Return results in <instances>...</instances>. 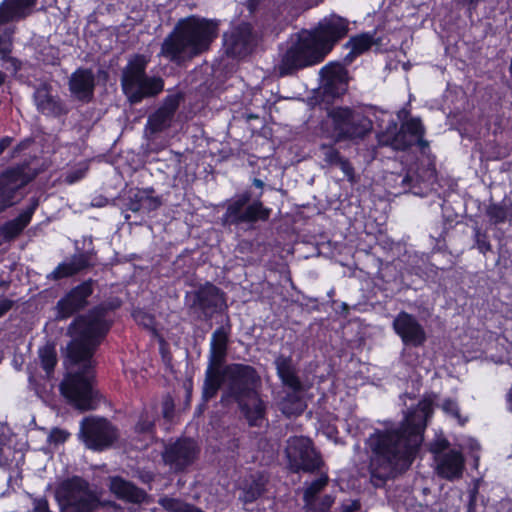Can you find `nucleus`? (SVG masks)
Returning <instances> with one entry per match:
<instances>
[{"instance_id": "nucleus-1", "label": "nucleus", "mask_w": 512, "mask_h": 512, "mask_svg": "<svg viewBox=\"0 0 512 512\" xmlns=\"http://www.w3.org/2000/svg\"><path fill=\"white\" fill-rule=\"evenodd\" d=\"M120 306L118 298L103 302L76 316L67 328L66 334L71 337L67 345L68 373L59 388L67 401L79 410H93L97 406V392L92 384L95 376L93 356L111 328L109 313Z\"/></svg>"}, {"instance_id": "nucleus-2", "label": "nucleus", "mask_w": 512, "mask_h": 512, "mask_svg": "<svg viewBox=\"0 0 512 512\" xmlns=\"http://www.w3.org/2000/svg\"><path fill=\"white\" fill-rule=\"evenodd\" d=\"M432 413V401L423 399L400 425L375 429L366 439V446L370 452L368 468L371 483L375 487H382L387 480L411 466Z\"/></svg>"}, {"instance_id": "nucleus-3", "label": "nucleus", "mask_w": 512, "mask_h": 512, "mask_svg": "<svg viewBox=\"0 0 512 512\" xmlns=\"http://www.w3.org/2000/svg\"><path fill=\"white\" fill-rule=\"evenodd\" d=\"M350 30L347 18L332 13L312 28L291 35L286 49L280 54L275 72L280 77L292 76L300 70L322 63L334 47L348 36Z\"/></svg>"}, {"instance_id": "nucleus-4", "label": "nucleus", "mask_w": 512, "mask_h": 512, "mask_svg": "<svg viewBox=\"0 0 512 512\" xmlns=\"http://www.w3.org/2000/svg\"><path fill=\"white\" fill-rule=\"evenodd\" d=\"M219 21L195 15L180 19L164 38L159 56L178 66L210 48L217 38Z\"/></svg>"}, {"instance_id": "nucleus-5", "label": "nucleus", "mask_w": 512, "mask_h": 512, "mask_svg": "<svg viewBox=\"0 0 512 512\" xmlns=\"http://www.w3.org/2000/svg\"><path fill=\"white\" fill-rule=\"evenodd\" d=\"M225 388L220 402L229 405L235 402L250 427H261L267 414V403L259 392L261 377L257 370L247 364L233 363L224 369Z\"/></svg>"}, {"instance_id": "nucleus-6", "label": "nucleus", "mask_w": 512, "mask_h": 512, "mask_svg": "<svg viewBox=\"0 0 512 512\" xmlns=\"http://www.w3.org/2000/svg\"><path fill=\"white\" fill-rule=\"evenodd\" d=\"M252 183L261 192L253 198L251 190L247 189L226 200L225 212L221 217L223 227L254 229L258 223H264L270 219L272 209L265 206L261 200L264 182L254 178Z\"/></svg>"}, {"instance_id": "nucleus-7", "label": "nucleus", "mask_w": 512, "mask_h": 512, "mask_svg": "<svg viewBox=\"0 0 512 512\" xmlns=\"http://www.w3.org/2000/svg\"><path fill=\"white\" fill-rule=\"evenodd\" d=\"M150 57L145 54H133L122 69L120 84L123 94L131 105L141 103L144 99L157 97L164 90L162 77L146 73Z\"/></svg>"}, {"instance_id": "nucleus-8", "label": "nucleus", "mask_w": 512, "mask_h": 512, "mask_svg": "<svg viewBox=\"0 0 512 512\" xmlns=\"http://www.w3.org/2000/svg\"><path fill=\"white\" fill-rule=\"evenodd\" d=\"M55 498L60 512H98L105 504L80 476L61 481L55 489Z\"/></svg>"}, {"instance_id": "nucleus-9", "label": "nucleus", "mask_w": 512, "mask_h": 512, "mask_svg": "<svg viewBox=\"0 0 512 512\" xmlns=\"http://www.w3.org/2000/svg\"><path fill=\"white\" fill-rule=\"evenodd\" d=\"M274 365L281 383L290 390L280 401V410L288 417L300 415L306 406L300 395L305 391V387L292 356L279 354L274 360Z\"/></svg>"}, {"instance_id": "nucleus-10", "label": "nucleus", "mask_w": 512, "mask_h": 512, "mask_svg": "<svg viewBox=\"0 0 512 512\" xmlns=\"http://www.w3.org/2000/svg\"><path fill=\"white\" fill-rule=\"evenodd\" d=\"M424 135L425 127L420 118H410L402 122L399 129L397 123L391 121L386 130L378 134V143L398 151H406L417 145L425 153L429 149V142L424 139Z\"/></svg>"}, {"instance_id": "nucleus-11", "label": "nucleus", "mask_w": 512, "mask_h": 512, "mask_svg": "<svg viewBox=\"0 0 512 512\" xmlns=\"http://www.w3.org/2000/svg\"><path fill=\"white\" fill-rule=\"evenodd\" d=\"M184 305L190 316L197 320L209 321L227 308L226 294L211 282L201 284L197 289L187 291Z\"/></svg>"}, {"instance_id": "nucleus-12", "label": "nucleus", "mask_w": 512, "mask_h": 512, "mask_svg": "<svg viewBox=\"0 0 512 512\" xmlns=\"http://www.w3.org/2000/svg\"><path fill=\"white\" fill-rule=\"evenodd\" d=\"M336 132L334 142L364 139L373 129L372 121L349 107H334L328 112Z\"/></svg>"}, {"instance_id": "nucleus-13", "label": "nucleus", "mask_w": 512, "mask_h": 512, "mask_svg": "<svg viewBox=\"0 0 512 512\" xmlns=\"http://www.w3.org/2000/svg\"><path fill=\"white\" fill-rule=\"evenodd\" d=\"M289 469L294 473L300 471L314 473L323 465L320 454L315 450L311 440L307 437H292L288 440L285 449Z\"/></svg>"}, {"instance_id": "nucleus-14", "label": "nucleus", "mask_w": 512, "mask_h": 512, "mask_svg": "<svg viewBox=\"0 0 512 512\" xmlns=\"http://www.w3.org/2000/svg\"><path fill=\"white\" fill-rule=\"evenodd\" d=\"M36 3L37 0H4L0 4V53L11 51V35L14 30L5 25L25 19L32 13Z\"/></svg>"}, {"instance_id": "nucleus-15", "label": "nucleus", "mask_w": 512, "mask_h": 512, "mask_svg": "<svg viewBox=\"0 0 512 512\" xmlns=\"http://www.w3.org/2000/svg\"><path fill=\"white\" fill-rule=\"evenodd\" d=\"M80 436L86 446L93 450H103L116 441L117 429L104 418L86 417L80 425Z\"/></svg>"}, {"instance_id": "nucleus-16", "label": "nucleus", "mask_w": 512, "mask_h": 512, "mask_svg": "<svg viewBox=\"0 0 512 512\" xmlns=\"http://www.w3.org/2000/svg\"><path fill=\"white\" fill-rule=\"evenodd\" d=\"M96 281L87 279L68 291L56 304V319H68L84 310L89 305V297L93 294Z\"/></svg>"}, {"instance_id": "nucleus-17", "label": "nucleus", "mask_w": 512, "mask_h": 512, "mask_svg": "<svg viewBox=\"0 0 512 512\" xmlns=\"http://www.w3.org/2000/svg\"><path fill=\"white\" fill-rule=\"evenodd\" d=\"M198 449L191 439H178L175 442L165 445L161 453L165 465L173 472H182L196 459Z\"/></svg>"}, {"instance_id": "nucleus-18", "label": "nucleus", "mask_w": 512, "mask_h": 512, "mask_svg": "<svg viewBox=\"0 0 512 512\" xmlns=\"http://www.w3.org/2000/svg\"><path fill=\"white\" fill-rule=\"evenodd\" d=\"M27 164L10 167L0 175V209L3 211L15 204L17 191L31 181Z\"/></svg>"}, {"instance_id": "nucleus-19", "label": "nucleus", "mask_w": 512, "mask_h": 512, "mask_svg": "<svg viewBox=\"0 0 512 512\" xmlns=\"http://www.w3.org/2000/svg\"><path fill=\"white\" fill-rule=\"evenodd\" d=\"M392 327L405 346L421 347L427 340L424 327L414 315L405 311L394 318Z\"/></svg>"}, {"instance_id": "nucleus-20", "label": "nucleus", "mask_w": 512, "mask_h": 512, "mask_svg": "<svg viewBox=\"0 0 512 512\" xmlns=\"http://www.w3.org/2000/svg\"><path fill=\"white\" fill-rule=\"evenodd\" d=\"M252 26L243 22L232 27L223 35V47L230 57H243L249 54L253 46Z\"/></svg>"}, {"instance_id": "nucleus-21", "label": "nucleus", "mask_w": 512, "mask_h": 512, "mask_svg": "<svg viewBox=\"0 0 512 512\" xmlns=\"http://www.w3.org/2000/svg\"><path fill=\"white\" fill-rule=\"evenodd\" d=\"M179 94L168 95L163 104L151 115H149L145 132L150 135L160 133L171 126L172 119L180 105Z\"/></svg>"}, {"instance_id": "nucleus-22", "label": "nucleus", "mask_w": 512, "mask_h": 512, "mask_svg": "<svg viewBox=\"0 0 512 512\" xmlns=\"http://www.w3.org/2000/svg\"><path fill=\"white\" fill-rule=\"evenodd\" d=\"M95 85V75L89 68L79 67L70 75L68 80L71 95L83 103H89L93 100Z\"/></svg>"}, {"instance_id": "nucleus-23", "label": "nucleus", "mask_w": 512, "mask_h": 512, "mask_svg": "<svg viewBox=\"0 0 512 512\" xmlns=\"http://www.w3.org/2000/svg\"><path fill=\"white\" fill-rule=\"evenodd\" d=\"M33 99L38 112L45 116L58 118L69 112L64 101L59 96L51 94V88L47 84L36 88Z\"/></svg>"}, {"instance_id": "nucleus-24", "label": "nucleus", "mask_w": 512, "mask_h": 512, "mask_svg": "<svg viewBox=\"0 0 512 512\" xmlns=\"http://www.w3.org/2000/svg\"><path fill=\"white\" fill-rule=\"evenodd\" d=\"M436 473L448 481L460 479L465 468V460L460 451L449 450L435 457Z\"/></svg>"}, {"instance_id": "nucleus-25", "label": "nucleus", "mask_w": 512, "mask_h": 512, "mask_svg": "<svg viewBox=\"0 0 512 512\" xmlns=\"http://www.w3.org/2000/svg\"><path fill=\"white\" fill-rule=\"evenodd\" d=\"M38 206V198L32 197L30 199V204L26 209H24L16 218L2 225L0 227V244L10 242L19 236L30 223Z\"/></svg>"}, {"instance_id": "nucleus-26", "label": "nucleus", "mask_w": 512, "mask_h": 512, "mask_svg": "<svg viewBox=\"0 0 512 512\" xmlns=\"http://www.w3.org/2000/svg\"><path fill=\"white\" fill-rule=\"evenodd\" d=\"M230 334L231 323L229 317H227L226 324L221 325L212 333L208 363L216 366L223 365L228 353Z\"/></svg>"}, {"instance_id": "nucleus-27", "label": "nucleus", "mask_w": 512, "mask_h": 512, "mask_svg": "<svg viewBox=\"0 0 512 512\" xmlns=\"http://www.w3.org/2000/svg\"><path fill=\"white\" fill-rule=\"evenodd\" d=\"M92 266L91 254L89 252L74 254L48 274L47 279L58 281L63 278L72 277Z\"/></svg>"}, {"instance_id": "nucleus-28", "label": "nucleus", "mask_w": 512, "mask_h": 512, "mask_svg": "<svg viewBox=\"0 0 512 512\" xmlns=\"http://www.w3.org/2000/svg\"><path fill=\"white\" fill-rule=\"evenodd\" d=\"M109 488L118 499L129 503L141 504L148 498L145 490L119 476L111 478Z\"/></svg>"}, {"instance_id": "nucleus-29", "label": "nucleus", "mask_w": 512, "mask_h": 512, "mask_svg": "<svg viewBox=\"0 0 512 512\" xmlns=\"http://www.w3.org/2000/svg\"><path fill=\"white\" fill-rule=\"evenodd\" d=\"M375 43L374 36L369 33H361L350 37L344 44V48L349 50L344 56L345 65H351L358 56L370 50Z\"/></svg>"}, {"instance_id": "nucleus-30", "label": "nucleus", "mask_w": 512, "mask_h": 512, "mask_svg": "<svg viewBox=\"0 0 512 512\" xmlns=\"http://www.w3.org/2000/svg\"><path fill=\"white\" fill-rule=\"evenodd\" d=\"M348 65H345L344 59L342 62L333 61L329 62L320 69V76L326 81V89H331L334 85L345 86L348 81V71L346 69ZM345 90V87H342Z\"/></svg>"}, {"instance_id": "nucleus-31", "label": "nucleus", "mask_w": 512, "mask_h": 512, "mask_svg": "<svg viewBox=\"0 0 512 512\" xmlns=\"http://www.w3.org/2000/svg\"><path fill=\"white\" fill-rule=\"evenodd\" d=\"M220 368L221 366L208 363L202 387L203 403H207L211 399L215 398L223 384V375Z\"/></svg>"}, {"instance_id": "nucleus-32", "label": "nucleus", "mask_w": 512, "mask_h": 512, "mask_svg": "<svg viewBox=\"0 0 512 512\" xmlns=\"http://www.w3.org/2000/svg\"><path fill=\"white\" fill-rule=\"evenodd\" d=\"M485 215L490 225L497 226L505 222L512 223V202L503 200L486 206Z\"/></svg>"}, {"instance_id": "nucleus-33", "label": "nucleus", "mask_w": 512, "mask_h": 512, "mask_svg": "<svg viewBox=\"0 0 512 512\" xmlns=\"http://www.w3.org/2000/svg\"><path fill=\"white\" fill-rule=\"evenodd\" d=\"M266 479L261 476H251L242 488V494L239 499L247 504L256 501L265 491Z\"/></svg>"}, {"instance_id": "nucleus-34", "label": "nucleus", "mask_w": 512, "mask_h": 512, "mask_svg": "<svg viewBox=\"0 0 512 512\" xmlns=\"http://www.w3.org/2000/svg\"><path fill=\"white\" fill-rule=\"evenodd\" d=\"M155 421V416L149 414L148 412L141 413L137 423L134 426V432L144 439H148L153 442L156 435Z\"/></svg>"}, {"instance_id": "nucleus-35", "label": "nucleus", "mask_w": 512, "mask_h": 512, "mask_svg": "<svg viewBox=\"0 0 512 512\" xmlns=\"http://www.w3.org/2000/svg\"><path fill=\"white\" fill-rule=\"evenodd\" d=\"M158 504L166 512H204L202 509L186 503L178 498L163 496L158 499Z\"/></svg>"}, {"instance_id": "nucleus-36", "label": "nucleus", "mask_w": 512, "mask_h": 512, "mask_svg": "<svg viewBox=\"0 0 512 512\" xmlns=\"http://www.w3.org/2000/svg\"><path fill=\"white\" fill-rule=\"evenodd\" d=\"M38 356L42 368L45 370L47 376L49 377L57 364V353L55 346L49 343L44 345L43 347L39 348Z\"/></svg>"}, {"instance_id": "nucleus-37", "label": "nucleus", "mask_w": 512, "mask_h": 512, "mask_svg": "<svg viewBox=\"0 0 512 512\" xmlns=\"http://www.w3.org/2000/svg\"><path fill=\"white\" fill-rule=\"evenodd\" d=\"M329 478L326 474H322L318 479L312 481L304 490V503L311 501L327 486Z\"/></svg>"}, {"instance_id": "nucleus-38", "label": "nucleus", "mask_w": 512, "mask_h": 512, "mask_svg": "<svg viewBox=\"0 0 512 512\" xmlns=\"http://www.w3.org/2000/svg\"><path fill=\"white\" fill-rule=\"evenodd\" d=\"M334 503V497L331 495H324L319 498L308 501L305 503V508L308 512H329L331 506Z\"/></svg>"}, {"instance_id": "nucleus-39", "label": "nucleus", "mask_w": 512, "mask_h": 512, "mask_svg": "<svg viewBox=\"0 0 512 512\" xmlns=\"http://www.w3.org/2000/svg\"><path fill=\"white\" fill-rule=\"evenodd\" d=\"M319 149L323 161L328 166L336 165L342 157L339 150L334 145L323 143L319 146Z\"/></svg>"}, {"instance_id": "nucleus-40", "label": "nucleus", "mask_w": 512, "mask_h": 512, "mask_svg": "<svg viewBox=\"0 0 512 512\" xmlns=\"http://www.w3.org/2000/svg\"><path fill=\"white\" fill-rule=\"evenodd\" d=\"M473 231L475 247L479 250V252L485 255L487 252L492 251V245L489 241L487 232L482 231L478 226H475Z\"/></svg>"}, {"instance_id": "nucleus-41", "label": "nucleus", "mask_w": 512, "mask_h": 512, "mask_svg": "<svg viewBox=\"0 0 512 512\" xmlns=\"http://www.w3.org/2000/svg\"><path fill=\"white\" fill-rule=\"evenodd\" d=\"M144 188L131 190L127 199L126 207L132 212H138L143 208Z\"/></svg>"}, {"instance_id": "nucleus-42", "label": "nucleus", "mask_w": 512, "mask_h": 512, "mask_svg": "<svg viewBox=\"0 0 512 512\" xmlns=\"http://www.w3.org/2000/svg\"><path fill=\"white\" fill-rule=\"evenodd\" d=\"M143 208L147 211L157 210L162 205L160 196H155V189L153 187L144 188Z\"/></svg>"}, {"instance_id": "nucleus-43", "label": "nucleus", "mask_w": 512, "mask_h": 512, "mask_svg": "<svg viewBox=\"0 0 512 512\" xmlns=\"http://www.w3.org/2000/svg\"><path fill=\"white\" fill-rule=\"evenodd\" d=\"M442 409L448 415L456 418L458 422L463 425L466 422V418H462L459 410V406L455 400L446 399L442 404Z\"/></svg>"}, {"instance_id": "nucleus-44", "label": "nucleus", "mask_w": 512, "mask_h": 512, "mask_svg": "<svg viewBox=\"0 0 512 512\" xmlns=\"http://www.w3.org/2000/svg\"><path fill=\"white\" fill-rule=\"evenodd\" d=\"M133 318L139 325H142L145 328H152L154 326V316L141 309L133 312Z\"/></svg>"}, {"instance_id": "nucleus-45", "label": "nucleus", "mask_w": 512, "mask_h": 512, "mask_svg": "<svg viewBox=\"0 0 512 512\" xmlns=\"http://www.w3.org/2000/svg\"><path fill=\"white\" fill-rule=\"evenodd\" d=\"M174 399L171 395L167 394L162 401V415L165 419L171 420L174 416Z\"/></svg>"}, {"instance_id": "nucleus-46", "label": "nucleus", "mask_w": 512, "mask_h": 512, "mask_svg": "<svg viewBox=\"0 0 512 512\" xmlns=\"http://www.w3.org/2000/svg\"><path fill=\"white\" fill-rule=\"evenodd\" d=\"M450 446V443L447 439L445 438H441V439H437L435 441H433L431 444H430V452L432 454H434V458L436 456H439L440 454H444L446 453L447 449L449 448Z\"/></svg>"}, {"instance_id": "nucleus-47", "label": "nucleus", "mask_w": 512, "mask_h": 512, "mask_svg": "<svg viewBox=\"0 0 512 512\" xmlns=\"http://www.w3.org/2000/svg\"><path fill=\"white\" fill-rule=\"evenodd\" d=\"M335 166H338L342 170V172L345 174L349 181H354L355 171L352 164L347 158L341 157V159Z\"/></svg>"}, {"instance_id": "nucleus-48", "label": "nucleus", "mask_w": 512, "mask_h": 512, "mask_svg": "<svg viewBox=\"0 0 512 512\" xmlns=\"http://www.w3.org/2000/svg\"><path fill=\"white\" fill-rule=\"evenodd\" d=\"M69 436V433L59 428H53L48 436V441L54 444L64 443Z\"/></svg>"}, {"instance_id": "nucleus-49", "label": "nucleus", "mask_w": 512, "mask_h": 512, "mask_svg": "<svg viewBox=\"0 0 512 512\" xmlns=\"http://www.w3.org/2000/svg\"><path fill=\"white\" fill-rule=\"evenodd\" d=\"M398 178L401 179V187L403 188V192H407L408 190L415 187V183L418 181L413 175L406 173L405 175H399Z\"/></svg>"}, {"instance_id": "nucleus-50", "label": "nucleus", "mask_w": 512, "mask_h": 512, "mask_svg": "<svg viewBox=\"0 0 512 512\" xmlns=\"http://www.w3.org/2000/svg\"><path fill=\"white\" fill-rule=\"evenodd\" d=\"M33 512H52L45 497L33 499Z\"/></svg>"}, {"instance_id": "nucleus-51", "label": "nucleus", "mask_w": 512, "mask_h": 512, "mask_svg": "<svg viewBox=\"0 0 512 512\" xmlns=\"http://www.w3.org/2000/svg\"><path fill=\"white\" fill-rule=\"evenodd\" d=\"M15 301L4 296H0V318L12 309Z\"/></svg>"}, {"instance_id": "nucleus-52", "label": "nucleus", "mask_w": 512, "mask_h": 512, "mask_svg": "<svg viewBox=\"0 0 512 512\" xmlns=\"http://www.w3.org/2000/svg\"><path fill=\"white\" fill-rule=\"evenodd\" d=\"M85 175V170L84 169H78V170H75V171H71L69 173H67L66 177H65V181L69 184H73L77 181H79L80 179H82Z\"/></svg>"}, {"instance_id": "nucleus-53", "label": "nucleus", "mask_w": 512, "mask_h": 512, "mask_svg": "<svg viewBox=\"0 0 512 512\" xmlns=\"http://www.w3.org/2000/svg\"><path fill=\"white\" fill-rule=\"evenodd\" d=\"M477 494H478L477 488H473L472 490H470L469 501L467 504V512H476Z\"/></svg>"}, {"instance_id": "nucleus-54", "label": "nucleus", "mask_w": 512, "mask_h": 512, "mask_svg": "<svg viewBox=\"0 0 512 512\" xmlns=\"http://www.w3.org/2000/svg\"><path fill=\"white\" fill-rule=\"evenodd\" d=\"M360 509V503L358 500H353L348 504L342 505V512H355Z\"/></svg>"}, {"instance_id": "nucleus-55", "label": "nucleus", "mask_w": 512, "mask_h": 512, "mask_svg": "<svg viewBox=\"0 0 512 512\" xmlns=\"http://www.w3.org/2000/svg\"><path fill=\"white\" fill-rule=\"evenodd\" d=\"M13 137H10V136H5L3 138L0 139V155L8 148L11 146L12 142H13Z\"/></svg>"}, {"instance_id": "nucleus-56", "label": "nucleus", "mask_w": 512, "mask_h": 512, "mask_svg": "<svg viewBox=\"0 0 512 512\" xmlns=\"http://www.w3.org/2000/svg\"><path fill=\"white\" fill-rule=\"evenodd\" d=\"M261 4V0H247L246 7L250 14H254Z\"/></svg>"}, {"instance_id": "nucleus-57", "label": "nucleus", "mask_w": 512, "mask_h": 512, "mask_svg": "<svg viewBox=\"0 0 512 512\" xmlns=\"http://www.w3.org/2000/svg\"><path fill=\"white\" fill-rule=\"evenodd\" d=\"M139 478L143 483H150L154 480V475L150 472H146L142 473Z\"/></svg>"}, {"instance_id": "nucleus-58", "label": "nucleus", "mask_w": 512, "mask_h": 512, "mask_svg": "<svg viewBox=\"0 0 512 512\" xmlns=\"http://www.w3.org/2000/svg\"><path fill=\"white\" fill-rule=\"evenodd\" d=\"M506 402H507L508 410L510 412H512V384L506 394Z\"/></svg>"}, {"instance_id": "nucleus-59", "label": "nucleus", "mask_w": 512, "mask_h": 512, "mask_svg": "<svg viewBox=\"0 0 512 512\" xmlns=\"http://www.w3.org/2000/svg\"><path fill=\"white\" fill-rule=\"evenodd\" d=\"M105 504L104 506H109L111 507L114 511L118 512H122V508L119 504H117L116 502H113V501H103Z\"/></svg>"}, {"instance_id": "nucleus-60", "label": "nucleus", "mask_w": 512, "mask_h": 512, "mask_svg": "<svg viewBox=\"0 0 512 512\" xmlns=\"http://www.w3.org/2000/svg\"><path fill=\"white\" fill-rule=\"evenodd\" d=\"M26 145L24 142L18 144L14 149H13V155L16 154V153H19L20 151H22L23 149H25Z\"/></svg>"}, {"instance_id": "nucleus-61", "label": "nucleus", "mask_w": 512, "mask_h": 512, "mask_svg": "<svg viewBox=\"0 0 512 512\" xmlns=\"http://www.w3.org/2000/svg\"><path fill=\"white\" fill-rule=\"evenodd\" d=\"M6 79V74L2 71H0V85H2L4 83Z\"/></svg>"}, {"instance_id": "nucleus-62", "label": "nucleus", "mask_w": 512, "mask_h": 512, "mask_svg": "<svg viewBox=\"0 0 512 512\" xmlns=\"http://www.w3.org/2000/svg\"><path fill=\"white\" fill-rule=\"evenodd\" d=\"M4 285H6V286H7V285H8V283H7V282H4V281H1V282H0V287H2V286H4Z\"/></svg>"}, {"instance_id": "nucleus-63", "label": "nucleus", "mask_w": 512, "mask_h": 512, "mask_svg": "<svg viewBox=\"0 0 512 512\" xmlns=\"http://www.w3.org/2000/svg\"><path fill=\"white\" fill-rule=\"evenodd\" d=\"M95 206H101V201H98V203L94 204Z\"/></svg>"}, {"instance_id": "nucleus-64", "label": "nucleus", "mask_w": 512, "mask_h": 512, "mask_svg": "<svg viewBox=\"0 0 512 512\" xmlns=\"http://www.w3.org/2000/svg\"><path fill=\"white\" fill-rule=\"evenodd\" d=\"M95 206H101V201H98V203L94 204Z\"/></svg>"}]
</instances>
